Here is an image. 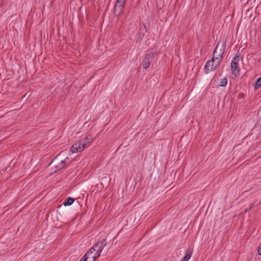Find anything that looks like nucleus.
Here are the masks:
<instances>
[{
	"instance_id": "f257e3e1",
	"label": "nucleus",
	"mask_w": 261,
	"mask_h": 261,
	"mask_svg": "<svg viewBox=\"0 0 261 261\" xmlns=\"http://www.w3.org/2000/svg\"><path fill=\"white\" fill-rule=\"evenodd\" d=\"M147 31V29L145 24L143 27L139 25L135 21L129 22L128 32L130 36H133L137 42L140 41Z\"/></svg>"
},
{
	"instance_id": "f03ea898",
	"label": "nucleus",
	"mask_w": 261,
	"mask_h": 261,
	"mask_svg": "<svg viewBox=\"0 0 261 261\" xmlns=\"http://www.w3.org/2000/svg\"><path fill=\"white\" fill-rule=\"evenodd\" d=\"M65 160L66 159H64L60 153L51 161L49 165L51 166L52 169H55L54 172H56L65 167Z\"/></svg>"
},
{
	"instance_id": "7ed1b4c3",
	"label": "nucleus",
	"mask_w": 261,
	"mask_h": 261,
	"mask_svg": "<svg viewBox=\"0 0 261 261\" xmlns=\"http://www.w3.org/2000/svg\"><path fill=\"white\" fill-rule=\"evenodd\" d=\"M156 55V53L146 54L142 63L143 68L146 69L149 67L150 63L154 61V57Z\"/></svg>"
},
{
	"instance_id": "20e7f679",
	"label": "nucleus",
	"mask_w": 261,
	"mask_h": 261,
	"mask_svg": "<svg viewBox=\"0 0 261 261\" xmlns=\"http://www.w3.org/2000/svg\"><path fill=\"white\" fill-rule=\"evenodd\" d=\"M86 148H87L86 145L83 142L82 143V141L80 140L71 147L70 150L72 152L74 153L81 152Z\"/></svg>"
},
{
	"instance_id": "39448f33",
	"label": "nucleus",
	"mask_w": 261,
	"mask_h": 261,
	"mask_svg": "<svg viewBox=\"0 0 261 261\" xmlns=\"http://www.w3.org/2000/svg\"><path fill=\"white\" fill-rule=\"evenodd\" d=\"M106 240L102 239L101 241L97 242L92 247V250H93L97 254L100 255L102 249L106 246Z\"/></svg>"
},
{
	"instance_id": "423d86ee",
	"label": "nucleus",
	"mask_w": 261,
	"mask_h": 261,
	"mask_svg": "<svg viewBox=\"0 0 261 261\" xmlns=\"http://www.w3.org/2000/svg\"><path fill=\"white\" fill-rule=\"evenodd\" d=\"M214 58H212L211 60H208L206 63L204 67V72L206 74H208L211 71H215L216 69L217 65H214Z\"/></svg>"
},
{
	"instance_id": "0eeeda50",
	"label": "nucleus",
	"mask_w": 261,
	"mask_h": 261,
	"mask_svg": "<svg viewBox=\"0 0 261 261\" xmlns=\"http://www.w3.org/2000/svg\"><path fill=\"white\" fill-rule=\"evenodd\" d=\"M230 68L232 74L234 75L235 77H237L238 75H240V69L236 62H231L230 64Z\"/></svg>"
},
{
	"instance_id": "6e6552de",
	"label": "nucleus",
	"mask_w": 261,
	"mask_h": 261,
	"mask_svg": "<svg viewBox=\"0 0 261 261\" xmlns=\"http://www.w3.org/2000/svg\"><path fill=\"white\" fill-rule=\"evenodd\" d=\"M125 3L126 0H117L114 8V11H116L117 8L118 7L119 9L120 13H122L124 11Z\"/></svg>"
},
{
	"instance_id": "1a4fd4ad",
	"label": "nucleus",
	"mask_w": 261,
	"mask_h": 261,
	"mask_svg": "<svg viewBox=\"0 0 261 261\" xmlns=\"http://www.w3.org/2000/svg\"><path fill=\"white\" fill-rule=\"evenodd\" d=\"M87 255L88 256L90 261H95V259L99 256V254L96 253L93 250H92V248H90L87 252Z\"/></svg>"
},
{
	"instance_id": "9d476101",
	"label": "nucleus",
	"mask_w": 261,
	"mask_h": 261,
	"mask_svg": "<svg viewBox=\"0 0 261 261\" xmlns=\"http://www.w3.org/2000/svg\"><path fill=\"white\" fill-rule=\"evenodd\" d=\"M224 53V50H214L213 57L214 59L219 60L218 62H220L222 56Z\"/></svg>"
},
{
	"instance_id": "9b49d317",
	"label": "nucleus",
	"mask_w": 261,
	"mask_h": 261,
	"mask_svg": "<svg viewBox=\"0 0 261 261\" xmlns=\"http://www.w3.org/2000/svg\"><path fill=\"white\" fill-rule=\"evenodd\" d=\"M82 141V143L83 142L85 145H86V147H89L91 142L93 141V137L90 134H87L86 136L83 139H81Z\"/></svg>"
},
{
	"instance_id": "f8f14e48",
	"label": "nucleus",
	"mask_w": 261,
	"mask_h": 261,
	"mask_svg": "<svg viewBox=\"0 0 261 261\" xmlns=\"http://www.w3.org/2000/svg\"><path fill=\"white\" fill-rule=\"evenodd\" d=\"M75 199L72 197H68L63 203L64 206H69L74 201Z\"/></svg>"
},
{
	"instance_id": "ddd939ff",
	"label": "nucleus",
	"mask_w": 261,
	"mask_h": 261,
	"mask_svg": "<svg viewBox=\"0 0 261 261\" xmlns=\"http://www.w3.org/2000/svg\"><path fill=\"white\" fill-rule=\"evenodd\" d=\"M136 216L133 215V213L130 214L126 216V221L127 222L135 223Z\"/></svg>"
},
{
	"instance_id": "4468645a",
	"label": "nucleus",
	"mask_w": 261,
	"mask_h": 261,
	"mask_svg": "<svg viewBox=\"0 0 261 261\" xmlns=\"http://www.w3.org/2000/svg\"><path fill=\"white\" fill-rule=\"evenodd\" d=\"M192 254V251H189L187 252L185 256L181 259L182 261H188L191 258Z\"/></svg>"
},
{
	"instance_id": "2eb2a0df",
	"label": "nucleus",
	"mask_w": 261,
	"mask_h": 261,
	"mask_svg": "<svg viewBox=\"0 0 261 261\" xmlns=\"http://www.w3.org/2000/svg\"><path fill=\"white\" fill-rule=\"evenodd\" d=\"M227 79L226 77H224L220 81L219 86L224 87L227 85Z\"/></svg>"
},
{
	"instance_id": "dca6fc26",
	"label": "nucleus",
	"mask_w": 261,
	"mask_h": 261,
	"mask_svg": "<svg viewBox=\"0 0 261 261\" xmlns=\"http://www.w3.org/2000/svg\"><path fill=\"white\" fill-rule=\"evenodd\" d=\"M133 213V215H135L136 216V218H135V223H136V224H137V223L139 221V220H140L141 219V215H140V214L139 213H137V212H134V213Z\"/></svg>"
},
{
	"instance_id": "f3484780",
	"label": "nucleus",
	"mask_w": 261,
	"mask_h": 261,
	"mask_svg": "<svg viewBox=\"0 0 261 261\" xmlns=\"http://www.w3.org/2000/svg\"><path fill=\"white\" fill-rule=\"evenodd\" d=\"M240 56V54H239V50H238V53L236 54V56L233 58V59L231 62H234L238 64V63L239 61V56Z\"/></svg>"
},
{
	"instance_id": "a211bd4d",
	"label": "nucleus",
	"mask_w": 261,
	"mask_h": 261,
	"mask_svg": "<svg viewBox=\"0 0 261 261\" xmlns=\"http://www.w3.org/2000/svg\"><path fill=\"white\" fill-rule=\"evenodd\" d=\"M255 87L256 89H258L261 87V76L259 77L256 81Z\"/></svg>"
},
{
	"instance_id": "6ab92c4d",
	"label": "nucleus",
	"mask_w": 261,
	"mask_h": 261,
	"mask_svg": "<svg viewBox=\"0 0 261 261\" xmlns=\"http://www.w3.org/2000/svg\"><path fill=\"white\" fill-rule=\"evenodd\" d=\"M88 258V256L87 255V253H86L80 261H87Z\"/></svg>"
},
{
	"instance_id": "aec40b11",
	"label": "nucleus",
	"mask_w": 261,
	"mask_h": 261,
	"mask_svg": "<svg viewBox=\"0 0 261 261\" xmlns=\"http://www.w3.org/2000/svg\"><path fill=\"white\" fill-rule=\"evenodd\" d=\"M257 251L259 255H261V243L259 244L257 248Z\"/></svg>"
},
{
	"instance_id": "412c9836",
	"label": "nucleus",
	"mask_w": 261,
	"mask_h": 261,
	"mask_svg": "<svg viewBox=\"0 0 261 261\" xmlns=\"http://www.w3.org/2000/svg\"><path fill=\"white\" fill-rule=\"evenodd\" d=\"M218 44L215 47V48L214 49H217L218 48Z\"/></svg>"
},
{
	"instance_id": "4be33fe9",
	"label": "nucleus",
	"mask_w": 261,
	"mask_h": 261,
	"mask_svg": "<svg viewBox=\"0 0 261 261\" xmlns=\"http://www.w3.org/2000/svg\"><path fill=\"white\" fill-rule=\"evenodd\" d=\"M180 261H182V260H181Z\"/></svg>"
}]
</instances>
